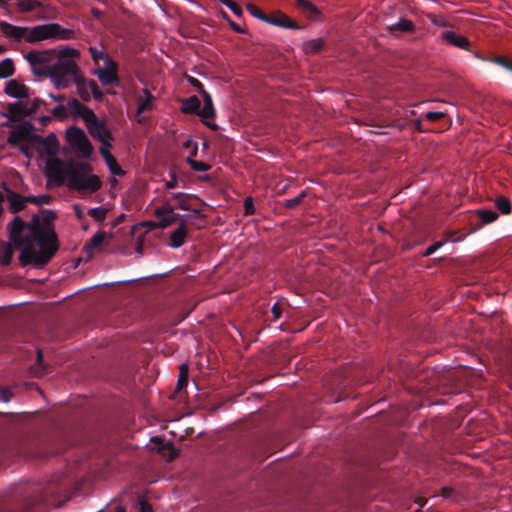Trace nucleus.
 I'll use <instances>...</instances> for the list:
<instances>
[{"label":"nucleus","mask_w":512,"mask_h":512,"mask_svg":"<svg viewBox=\"0 0 512 512\" xmlns=\"http://www.w3.org/2000/svg\"><path fill=\"white\" fill-rule=\"evenodd\" d=\"M201 96L203 98L204 105L202 108L200 107L199 116L206 126L215 131L218 129V126L215 123L209 121V119H213L215 117V109L213 106L212 98L207 91H203Z\"/></svg>","instance_id":"obj_12"},{"label":"nucleus","mask_w":512,"mask_h":512,"mask_svg":"<svg viewBox=\"0 0 512 512\" xmlns=\"http://www.w3.org/2000/svg\"><path fill=\"white\" fill-rule=\"evenodd\" d=\"M444 115L445 114L443 112L430 111L426 113L425 118L431 122H434L444 117Z\"/></svg>","instance_id":"obj_49"},{"label":"nucleus","mask_w":512,"mask_h":512,"mask_svg":"<svg viewBox=\"0 0 512 512\" xmlns=\"http://www.w3.org/2000/svg\"><path fill=\"white\" fill-rule=\"evenodd\" d=\"M43 361V353L41 350H37V362L41 363Z\"/></svg>","instance_id":"obj_60"},{"label":"nucleus","mask_w":512,"mask_h":512,"mask_svg":"<svg viewBox=\"0 0 512 512\" xmlns=\"http://www.w3.org/2000/svg\"><path fill=\"white\" fill-rule=\"evenodd\" d=\"M13 397V393L11 392L10 389L8 388H3L0 390V399L3 401V402H8L11 400V398Z\"/></svg>","instance_id":"obj_51"},{"label":"nucleus","mask_w":512,"mask_h":512,"mask_svg":"<svg viewBox=\"0 0 512 512\" xmlns=\"http://www.w3.org/2000/svg\"><path fill=\"white\" fill-rule=\"evenodd\" d=\"M5 93L13 98H17L19 100L28 99L29 98V88L17 81L16 79L9 80L5 86Z\"/></svg>","instance_id":"obj_17"},{"label":"nucleus","mask_w":512,"mask_h":512,"mask_svg":"<svg viewBox=\"0 0 512 512\" xmlns=\"http://www.w3.org/2000/svg\"><path fill=\"white\" fill-rule=\"evenodd\" d=\"M7 111L12 119H18L21 117L28 116L25 108V103L23 100L8 104Z\"/></svg>","instance_id":"obj_22"},{"label":"nucleus","mask_w":512,"mask_h":512,"mask_svg":"<svg viewBox=\"0 0 512 512\" xmlns=\"http://www.w3.org/2000/svg\"><path fill=\"white\" fill-rule=\"evenodd\" d=\"M169 447H170V448H171V450H172L171 459H173V458L177 455V452H176V450L174 449V447L172 446V444H169Z\"/></svg>","instance_id":"obj_62"},{"label":"nucleus","mask_w":512,"mask_h":512,"mask_svg":"<svg viewBox=\"0 0 512 512\" xmlns=\"http://www.w3.org/2000/svg\"><path fill=\"white\" fill-rule=\"evenodd\" d=\"M72 162L64 163L55 158L47 162V176L58 185L66 183Z\"/></svg>","instance_id":"obj_8"},{"label":"nucleus","mask_w":512,"mask_h":512,"mask_svg":"<svg viewBox=\"0 0 512 512\" xmlns=\"http://www.w3.org/2000/svg\"><path fill=\"white\" fill-rule=\"evenodd\" d=\"M77 91L80 98L83 101H89L91 96H93L96 100H102L103 93L101 92L97 82L95 80H85L81 77L76 82Z\"/></svg>","instance_id":"obj_9"},{"label":"nucleus","mask_w":512,"mask_h":512,"mask_svg":"<svg viewBox=\"0 0 512 512\" xmlns=\"http://www.w3.org/2000/svg\"><path fill=\"white\" fill-rule=\"evenodd\" d=\"M225 6H227L235 15H242V8L233 0H220Z\"/></svg>","instance_id":"obj_43"},{"label":"nucleus","mask_w":512,"mask_h":512,"mask_svg":"<svg viewBox=\"0 0 512 512\" xmlns=\"http://www.w3.org/2000/svg\"><path fill=\"white\" fill-rule=\"evenodd\" d=\"M57 50H31L25 55L35 74L47 75L53 61L58 55Z\"/></svg>","instance_id":"obj_6"},{"label":"nucleus","mask_w":512,"mask_h":512,"mask_svg":"<svg viewBox=\"0 0 512 512\" xmlns=\"http://www.w3.org/2000/svg\"><path fill=\"white\" fill-rule=\"evenodd\" d=\"M74 31L65 29L58 23L42 24L32 28L27 27L26 42L36 43L47 39H72Z\"/></svg>","instance_id":"obj_4"},{"label":"nucleus","mask_w":512,"mask_h":512,"mask_svg":"<svg viewBox=\"0 0 512 512\" xmlns=\"http://www.w3.org/2000/svg\"><path fill=\"white\" fill-rule=\"evenodd\" d=\"M477 215L482 225L492 223L498 218V214L492 210H478Z\"/></svg>","instance_id":"obj_34"},{"label":"nucleus","mask_w":512,"mask_h":512,"mask_svg":"<svg viewBox=\"0 0 512 512\" xmlns=\"http://www.w3.org/2000/svg\"><path fill=\"white\" fill-rule=\"evenodd\" d=\"M444 243H445L444 241H437L434 244L428 246L426 248L425 252L423 253V256H430V255H432L437 249L442 247L444 245Z\"/></svg>","instance_id":"obj_48"},{"label":"nucleus","mask_w":512,"mask_h":512,"mask_svg":"<svg viewBox=\"0 0 512 512\" xmlns=\"http://www.w3.org/2000/svg\"><path fill=\"white\" fill-rule=\"evenodd\" d=\"M191 214L188 217H194V218H205V215L201 209H192L189 210Z\"/></svg>","instance_id":"obj_56"},{"label":"nucleus","mask_w":512,"mask_h":512,"mask_svg":"<svg viewBox=\"0 0 512 512\" xmlns=\"http://www.w3.org/2000/svg\"><path fill=\"white\" fill-rule=\"evenodd\" d=\"M73 149L82 157V158H89L93 152V146L86 137L81 142H79L76 146L73 147Z\"/></svg>","instance_id":"obj_26"},{"label":"nucleus","mask_w":512,"mask_h":512,"mask_svg":"<svg viewBox=\"0 0 512 512\" xmlns=\"http://www.w3.org/2000/svg\"><path fill=\"white\" fill-rule=\"evenodd\" d=\"M16 6L21 13H27L42 8L43 4L39 0H17Z\"/></svg>","instance_id":"obj_24"},{"label":"nucleus","mask_w":512,"mask_h":512,"mask_svg":"<svg viewBox=\"0 0 512 512\" xmlns=\"http://www.w3.org/2000/svg\"><path fill=\"white\" fill-rule=\"evenodd\" d=\"M106 238V233L104 231H98L96 232L89 241H87L84 246L83 250L87 254L89 258L92 257L94 251L96 249H99L102 243L104 242Z\"/></svg>","instance_id":"obj_19"},{"label":"nucleus","mask_w":512,"mask_h":512,"mask_svg":"<svg viewBox=\"0 0 512 512\" xmlns=\"http://www.w3.org/2000/svg\"><path fill=\"white\" fill-rule=\"evenodd\" d=\"M40 121L43 125H46L50 121V117L49 116L42 117V118H40Z\"/></svg>","instance_id":"obj_61"},{"label":"nucleus","mask_w":512,"mask_h":512,"mask_svg":"<svg viewBox=\"0 0 512 512\" xmlns=\"http://www.w3.org/2000/svg\"><path fill=\"white\" fill-rule=\"evenodd\" d=\"M325 46V41L322 38H315L305 41L303 43V51L306 54H316L320 52Z\"/></svg>","instance_id":"obj_23"},{"label":"nucleus","mask_w":512,"mask_h":512,"mask_svg":"<svg viewBox=\"0 0 512 512\" xmlns=\"http://www.w3.org/2000/svg\"><path fill=\"white\" fill-rule=\"evenodd\" d=\"M136 116L138 123H143L140 115L146 111H152L156 107V97L147 88L143 89V96L137 98Z\"/></svg>","instance_id":"obj_14"},{"label":"nucleus","mask_w":512,"mask_h":512,"mask_svg":"<svg viewBox=\"0 0 512 512\" xmlns=\"http://www.w3.org/2000/svg\"><path fill=\"white\" fill-rule=\"evenodd\" d=\"M246 9L252 16L265 22L267 14H265L258 6L248 3L246 5Z\"/></svg>","instance_id":"obj_39"},{"label":"nucleus","mask_w":512,"mask_h":512,"mask_svg":"<svg viewBox=\"0 0 512 512\" xmlns=\"http://www.w3.org/2000/svg\"><path fill=\"white\" fill-rule=\"evenodd\" d=\"M265 22L283 28L300 29V25L296 21L281 11L267 15Z\"/></svg>","instance_id":"obj_16"},{"label":"nucleus","mask_w":512,"mask_h":512,"mask_svg":"<svg viewBox=\"0 0 512 512\" xmlns=\"http://www.w3.org/2000/svg\"><path fill=\"white\" fill-rule=\"evenodd\" d=\"M496 208L504 215H508L512 211V204L510 200L504 196L495 199Z\"/></svg>","instance_id":"obj_33"},{"label":"nucleus","mask_w":512,"mask_h":512,"mask_svg":"<svg viewBox=\"0 0 512 512\" xmlns=\"http://www.w3.org/2000/svg\"><path fill=\"white\" fill-rule=\"evenodd\" d=\"M164 186L166 189H174L178 186V180L175 174L171 175L170 180L166 181Z\"/></svg>","instance_id":"obj_52"},{"label":"nucleus","mask_w":512,"mask_h":512,"mask_svg":"<svg viewBox=\"0 0 512 512\" xmlns=\"http://www.w3.org/2000/svg\"><path fill=\"white\" fill-rule=\"evenodd\" d=\"M486 417V413L480 412L479 419H475L474 417L469 418L467 421L468 432L477 435L478 432H476V428L478 427L479 422H483L486 420Z\"/></svg>","instance_id":"obj_36"},{"label":"nucleus","mask_w":512,"mask_h":512,"mask_svg":"<svg viewBox=\"0 0 512 512\" xmlns=\"http://www.w3.org/2000/svg\"><path fill=\"white\" fill-rule=\"evenodd\" d=\"M51 97L55 101H58V102H63L65 100V96L64 95H51Z\"/></svg>","instance_id":"obj_58"},{"label":"nucleus","mask_w":512,"mask_h":512,"mask_svg":"<svg viewBox=\"0 0 512 512\" xmlns=\"http://www.w3.org/2000/svg\"><path fill=\"white\" fill-rule=\"evenodd\" d=\"M142 246H143V239H138V245H137L136 251L140 254L142 253Z\"/></svg>","instance_id":"obj_59"},{"label":"nucleus","mask_w":512,"mask_h":512,"mask_svg":"<svg viewBox=\"0 0 512 512\" xmlns=\"http://www.w3.org/2000/svg\"><path fill=\"white\" fill-rule=\"evenodd\" d=\"M187 163L189 164L190 168L197 172H206L211 169V165L203 162V161H197L194 160L191 157L187 158Z\"/></svg>","instance_id":"obj_35"},{"label":"nucleus","mask_w":512,"mask_h":512,"mask_svg":"<svg viewBox=\"0 0 512 512\" xmlns=\"http://www.w3.org/2000/svg\"><path fill=\"white\" fill-rule=\"evenodd\" d=\"M187 81L191 86L197 89L201 95L203 91H206L203 87V84L197 78L193 76H187Z\"/></svg>","instance_id":"obj_47"},{"label":"nucleus","mask_w":512,"mask_h":512,"mask_svg":"<svg viewBox=\"0 0 512 512\" xmlns=\"http://www.w3.org/2000/svg\"><path fill=\"white\" fill-rule=\"evenodd\" d=\"M108 210L104 207H95L91 208L88 211L89 216H91L96 222H102L105 220L107 216Z\"/></svg>","instance_id":"obj_37"},{"label":"nucleus","mask_w":512,"mask_h":512,"mask_svg":"<svg viewBox=\"0 0 512 512\" xmlns=\"http://www.w3.org/2000/svg\"><path fill=\"white\" fill-rule=\"evenodd\" d=\"M188 378H189V366L187 363H182L179 366V376H178L177 386H176L177 391H181L183 388H185L187 386Z\"/></svg>","instance_id":"obj_29"},{"label":"nucleus","mask_w":512,"mask_h":512,"mask_svg":"<svg viewBox=\"0 0 512 512\" xmlns=\"http://www.w3.org/2000/svg\"><path fill=\"white\" fill-rule=\"evenodd\" d=\"M162 225H165V223L157 222V221H153V220L142 221L138 224V226L146 228L147 231L161 229Z\"/></svg>","instance_id":"obj_41"},{"label":"nucleus","mask_w":512,"mask_h":512,"mask_svg":"<svg viewBox=\"0 0 512 512\" xmlns=\"http://www.w3.org/2000/svg\"><path fill=\"white\" fill-rule=\"evenodd\" d=\"M107 166L109 167L110 171L114 175H123L124 171L119 166L116 158L113 156V159L111 161H106Z\"/></svg>","instance_id":"obj_42"},{"label":"nucleus","mask_w":512,"mask_h":512,"mask_svg":"<svg viewBox=\"0 0 512 512\" xmlns=\"http://www.w3.org/2000/svg\"><path fill=\"white\" fill-rule=\"evenodd\" d=\"M0 33L5 38L15 42H26L27 27L16 26L6 21H0Z\"/></svg>","instance_id":"obj_11"},{"label":"nucleus","mask_w":512,"mask_h":512,"mask_svg":"<svg viewBox=\"0 0 512 512\" xmlns=\"http://www.w3.org/2000/svg\"><path fill=\"white\" fill-rule=\"evenodd\" d=\"M92 167L88 163H72L69 169L67 186L72 190L89 191L94 193L98 191L102 182L95 174H90Z\"/></svg>","instance_id":"obj_3"},{"label":"nucleus","mask_w":512,"mask_h":512,"mask_svg":"<svg viewBox=\"0 0 512 512\" xmlns=\"http://www.w3.org/2000/svg\"><path fill=\"white\" fill-rule=\"evenodd\" d=\"M140 512H154L152 505L146 501H140Z\"/></svg>","instance_id":"obj_54"},{"label":"nucleus","mask_w":512,"mask_h":512,"mask_svg":"<svg viewBox=\"0 0 512 512\" xmlns=\"http://www.w3.org/2000/svg\"><path fill=\"white\" fill-rule=\"evenodd\" d=\"M105 68H99L96 70V75L98 76L99 81L103 85H119V77L117 74V63L113 61L111 58H107V62L105 63Z\"/></svg>","instance_id":"obj_10"},{"label":"nucleus","mask_w":512,"mask_h":512,"mask_svg":"<svg viewBox=\"0 0 512 512\" xmlns=\"http://www.w3.org/2000/svg\"><path fill=\"white\" fill-rule=\"evenodd\" d=\"M306 196V191H302L299 195H297L296 197L294 198H290V199H286L285 202H284V206L287 208V209H295L298 205L301 204V202L303 201V199L305 198Z\"/></svg>","instance_id":"obj_38"},{"label":"nucleus","mask_w":512,"mask_h":512,"mask_svg":"<svg viewBox=\"0 0 512 512\" xmlns=\"http://www.w3.org/2000/svg\"><path fill=\"white\" fill-rule=\"evenodd\" d=\"M388 28L390 31L414 32L415 25L411 20L401 18L396 24L390 25Z\"/></svg>","instance_id":"obj_28"},{"label":"nucleus","mask_w":512,"mask_h":512,"mask_svg":"<svg viewBox=\"0 0 512 512\" xmlns=\"http://www.w3.org/2000/svg\"><path fill=\"white\" fill-rule=\"evenodd\" d=\"M87 136L85 132L78 127H71L67 130V139L73 148L76 146L79 142H81L83 139H85Z\"/></svg>","instance_id":"obj_25"},{"label":"nucleus","mask_w":512,"mask_h":512,"mask_svg":"<svg viewBox=\"0 0 512 512\" xmlns=\"http://www.w3.org/2000/svg\"><path fill=\"white\" fill-rule=\"evenodd\" d=\"M7 200L10 205V211L12 213H18L26 207L27 203H30V196L25 197L17 192L9 190L7 193Z\"/></svg>","instance_id":"obj_18"},{"label":"nucleus","mask_w":512,"mask_h":512,"mask_svg":"<svg viewBox=\"0 0 512 512\" xmlns=\"http://www.w3.org/2000/svg\"><path fill=\"white\" fill-rule=\"evenodd\" d=\"M271 312H272L275 320L279 319L281 317V315H282V308H281V306L278 303H275L272 306Z\"/></svg>","instance_id":"obj_55"},{"label":"nucleus","mask_w":512,"mask_h":512,"mask_svg":"<svg viewBox=\"0 0 512 512\" xmlns=\"http://www.w3.org/2000/svg\"><path fill=\"white\" fill-rule=\"evenodd\" d=\"M24 103L28 116L34 115L42 106L46 105V103L39 98H34L33 100H29L28 98Z\"/></svg>","instance_id":"obj_31"},{"label":"nucleus","mask_w":512,"mask_h":512,"mask_svg":"<svg viewBox=\"0 0 512 512\" xmlns=\"http://www.w3.org/2000/svg\"><path fill=\"white\" fill-rule=\"evenodd\" d=\"M222 15H223V18L228 21L231 29L234 32L239 33V34H246L247 33V30L245 28H243L241 25H239L238 23H236L233 20H231L226 12L223 11Z\"/></svg>","instance_id":"obj_40"},{"label":"nucleus","mask_w":512,"mask_h":512,"mask_svg":"<svg viewBox=\"0 0 512 512\" xmlns=\"http://www.w3.org/2000/svg\"><path fill=\"white\" fill-rule=\"evenodd\" d=\"M115 512H126V509H125V507L119 505V506L116 507V511Z\"/></svg>","instance_id":"obj_63"},{"label":"nucleus","mask_w":512,"mask_h":512,"mask_svg":"<svg viewBox=\"0 0 512 512\" xmlns=\"http://www.w3.org/2000/svg\"><path fill=\"white\" fill-rule=\"evenodd\" d=\"M83 118L87 122L89 133L93 138L100 141L103 145H110L112 141V134L106 125L99 121L95 113L89 109L84 108Z\"/></svg>","instance_id":"obj_7"},{"label":"nucleus","mask_w":512,"mask_h":512,"mask_svg":"<svg viewBox=\"0 0 512 512\" xmlns=\"http://www.w3.org/2000/svg\"><path fill=\"white\" fill-rule=\"evenodd\" d=\"M153 214L157 218V222L165 223V225L161 226V229H165L173 225L179 216L174 212V208L168 202L155 208Z\"/></svg>","instance_id":"obj_13"},{"label":"nucleus","mask_w":512,"mask_h":512,"mask_svg":"<svg viewBox=\"0 0 512 512\" xmlns=\"http://www.w3.org/2000/svg\"><path fill=\"white\" fill-rule=\"evenodd\" d=\"M15 66L10 58H5L0 62V78H7L14 74Z\"/></svg>","instance_id":"obj_30"},{"label":"nucleus","mask_w":512,"mask_h":512,"mask_svg":"<svg viewBox=\"0 0 512 512\" xmlns=\"http://www.w3.org/2000/svg\"><path fill=\"white\" fill-rule=\"evenodd\" d=\"M196 154H197V147L195 146V147H194V149L191 151V153H190V156H189V157H191V158H192V157L196 156Z\"/></svg>","instance_id":"obj_64"},{"label":"nucleus","mask_w":512,"mask_h":512,"mask_svg":"<svg viewBox=\"0 0 512 512\" xmlns=\"http://www.w3.org/2000/svg\"><path fill=\"white\" fill-rule=\"evenodd\" d=\"M33 126L30 123H23L20 125H17L10 133L8 137V142L10 144H18L23 141H29L31 139H34L40 143L45 144L47 147V152L52 153L50 146H53L54 149L56 148L57 139L54 134H50L45 139L41 136L33 135L32 134Z\"/></svg>","instance_id":"obj_5"},{"label":"nucleus","mask_w":512,"mask_h":512,"mask_svg":"<svg viewBox=\"0 0 512 512\" xmlns=\"http://www.w3.org/2000/svg\"><path fill=\"white\" fill-rule=\"evenodd\" d=\"M110 147H111V144L110 145H103L101 147V149H100V153H101L102 157L104 158L105 162L106 161H111V159H113V155L109 151Z\"/></svg>","instance_id":"obj_50"},{"label":"nucleus","mask_w":512,"mask_h":512,"mask_svg":"<svg viewBox=\"0 0 512 512\" xmlns=\"http://www.w3.org/2000/svg\"><path fill=\"white\" fill-rule=\"evenodd\" d=\"M78 55V51L72 48L59 50L56 61L51 64L46 75L57 89L66 88L79 79V69L74 59Z\"/></svg>","instance_id":"obj_2"},{"label":"nucleus","mask_w":512,"mask_h":512,"mask_svg":"<svg viewBox=\"0 0 512 512\" xmlns=\"http://www.w3.org/2000/svg\"><path fill=\"white\" fill-rule=\"evenodd\" d=\"M244 213L245 215H253L255 213V207L251 196L246 197L244 200Z\"/></svg>","instance_id":"obj_45"},{"label":"nucleus","mask_w":512,"mask_h":512,"mask_svg":"<svg viewBox=\"0 0 512 512\" xmlns=\"http://www.w3.org/2000/svg\"><path fill=\"white\" fill-rule=\"evenodd\" d=\"M90 53L95 63H98L100 59H105L106 63L107 58H109L103 51L98 50L96 47H90Z\"/></svg>","instance_id":"obj_44"},{"label":"nucleus","mask_w":512,"mask_h":512,"mask_svg":"<svg viewBox=\"0 0 512 512\" xmlns=\"http://www.w3.org/2000/svg\"><path fill=\"white\" fill-rule=\"evenodd\" d=\"M52 113L56 117L63 118L66 115V109L64 106L58 105L53 109Z\"/></svg>","instance_id":"obj_53"},{"label":"nucleus","mask_w":512,"mask_h":512,"mask_svg":"<svg viewBox=\"0 0 512 512\" xmlns=\"http://www.w3.org/2000/svg\"><path fill=\"white\" fill-rule=\"evenodd\" d=\"M496 63L502 65L506 69H510V63H508L507 60H505L504 58H497Z\"/></svg>","instance_id":"obj_57"},{"label":"nucleus","mask_w":512,"mask_h":512,"mask_svg":"<svg viewBox=\"0 0 512 512\" xmlns=\"http://www.w3.org/2000/svg\"><path fill=\"white\" fill-rule=\"evenodd\" d=\"M173 199L177 201V207L181 210H191L190 201L194 198L190 194L178 192L173 194Z\"/></svg>","instance_id":"obj_27"},{"label":"nucleus","mask_w":512,"mask_h":512,"mask_svg":"<svg viewBox=\"0 0 512 512\" xmlns=\"http://www.w3.org/2000/svg\"><path fill=\"white\" fill-rule=\"evenodd\" d=\"M10 242L0 241V264L7 266L13 257V246L21 248L19 264L22 267L47 264L57 252L59 245L52 223L34 215L29 223L19 216L10 223Z\"/></svg>","instance_id":"obj_1"},{"label":"nucleus","mask_w":512,"mask_h":512,"mask_svg":"<svg viewBox=\"0 0 512 512\" xmlns=\"http://www.w3.org/2000/svg\"><path fill=\"white\" fill-rule=\"evenodd\" d=\"M49 201H50L49 195L30 196V203H34L37 205L48 204Z\"/></svg>","instance_id":"obj_46"},{"label":"nucleus","mask_w":512,"mask_h":512,"mask_svg":"<svg viewBox=\"0 0 512 512\" xmlns=\"http://www.w3.org/2000/svg\"><path fill=\"white\" fill-rule=\"evenodd\" d=\"M469 44L470 42L465 36L450 31V45L461 49H468Z\"/></svg>","instance_id":"obj_32"},{"label":"nucleus","mask_w":512,"mask_h":512,"mask_svg":"<svg viewBox=\"0 0 512 512\" xmlns=\"http://www.w3.org/2000/svg\"><path fill=\"white\" fill-rule=\"evenodd\" d=\"M181 112L184 114H196L200 112V100L197 96H191L182 101Z\"/></svg>","instance_id":"obj_21"},{"label":"nucleus","mask_w":512,"mask_h":512,"mask_svg":"<svg viewBox=\"0 0 512 512\" xmlns=\"http://www.w3.org/2000/svg\"><path fill=\"white\" fill-rule=\"evenodd\" d=\"M186 218H187V216H181L180 223H179L178 227L170 234V237H169V240H170L169 246L170 247L179 248L185 243L186 237L188 235Z\"/></svg>","instance_id":"obj_15"},{"label":"nucleus","mask_w":512,"mask_h":512,"mask_svg":"<svg viewBox=\"0 0 512 512\" xmlns=\"http://www.w3.org/2000/svg\"><path fill=\"white\" fill-rule=\"evenodd\" d=\"M297 6L305 13L309 18L313 20H321L322 12L318 9V7L308 0H295Z\"/></svg>","instance_id":"obj_20"}]
</instances>
